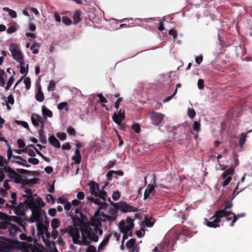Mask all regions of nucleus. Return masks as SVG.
<instances>
[{
    "label": "nucleus",
    "mask_w": 252,
    "mask_h": 252,
    "mask_svg": "<svg viewBox=\"0 0 252 252\" xmlns=\"http://www.w3.org/2000/svg\"><path fill=\"white\" fill-rule=\"evenodd\" d=\"M24 83L26 86V89L27 90H29L30 88H31V84L30 78H29V77L25 78L24 80Z\"/></svg>",
    "instance_id": "nucleus-39"
},
{
    "label": "nucleus",
    "mask_w": 252,
    "mask_h": 252,
    "mask_svg": "<svg viewBox=\"0 0 252 252\" xmlns=\"http://www.w3.org/2000/svg\"><path fill=\"white\" fill-rule=\"evenodd\" d=\"M112 206L125 213L127 212H137L138 211L137 208L130 205L125 201L113 203Z\"/></svg>",
    "instance_id": "nucleus-9"
},
{
    "label": "nucleus",
    "mask_w": 252,
    "mask_h": 252,
    "mask_svg": "<svg viewBox=\"0 0 252 252\" xmlns=\"http://www.w3.org/2000/svg\"><path fill=\"white\" fill-rule=\"evenodd\" d=\"M81 245H89L93 241L96 242L98 240V237L92 228L85 224L81 228Z\"/></svg>",
    "instance_id": "nucleus-1"
},
{
    "label": "nucleus",
    "mask_w": 252,
    "mask_h": 252,
    "mask_svg": "<svg viewBox=\"0 0 252 252\" xmlns=\"http://www.w3.org/2000/svg\"><path fill=\"white\" fill-rule=\"evenodd\" d=\"M25 65V64L21 65L20 71L21 74H25V75L24 76H25L28 73L29 65L28 64H26V67Z\"/></svg>",
    "instance_id": "nucleus-38"
},
{
    "label": "nucleus",
    "mask_w": 252,
    "mask_h": 252,
    "mask_svg": "<svg viewBox=\"0 0 252 252\" xmlns=\"http://www.w3.org/2000/svg\"><path fill=\"white\" fill-rule=\"evenodd\" d=\"M101 216L103 217V219H98L100 222L108 221L110 223L116 220V216L113 217L112 216L105 214L103 212L101 213Z\"/></svg>",
    "instance_id": "nucleus-21"
},
{
    "label": "nucleus",
    "mask_w": 252,
    "mask_h": 252,
    "mask_svg": "<svg viewBox=\"0 0 252 252\" xmlns=\"http://www.w3.org/2000/svg\"><path fill=\"white\" fill-rule=\"evenodd\" d=\"M193 129L197 132L200 130V124L197 121H195L193 125Z\"/></svg>",
    "instance_id": "nucleus-44"
},
{
    "label": "nucleus",
    "mask_w": 252,
    "mask_h": 252,
    "mask_svg": "<svg viewBox=\"0 0 252 252\" xmlns=\"http://www.w3.org/2000/svg\"><path fill=\"white\" fill-rule=\"evenodd\" d=\"M111 237V234H109L104 239L98 246V249L99 250L102 249L106 245H107Z\"/></svg>",
    "instance_id": "nucleus-29"
},
{
    "label": "nucleus",
    "mask_w": 252,
    "mask_h": 252,
    "mask_svg": "<svg viewBox=\"0 0 252 252\" xmlns=\"http://www.w3.org/2000/svg\"><path fill=\"white\" fill-rule=\"evenodd\" d=\"M62 21L65 25L68 26L71 24V20L67 17L64 16L62 18Z\"/></svg>",
    "instance_id": "nucleus-47"
},
{
    "label": "nucleus",
    "mask_w": 252,
    "mask_h": 252,
    "mask_svg": "<svg viewBox=\"0 0 252 252\" xmlns=\"http://www.w3.org/2000/svg\"><path fill=\"white\" fill-rule=\"evenodd\" d=\"M35 98L38 102H42L44 99V96L41 90V87L39 85L37 87V92L35 94Z\"/></svg>",
    "instance_id": "nucleus-25"
},
{
    "label": "nucleus",
    "mask_w": 252,
    "mask_h": 252,
    "mask_svg": "<svg viewBox=\"0 0 252 252\" xmlns=\"http://www.w3.org/2000/svg\"><path fill=\"white\" fill-rule=\"evenodd\" d=\"M67 105L66 102H63L58 105L57 108L59 110H62Z\"/></svg>",
    "instance_id": "nucleus-61"
},
{
    "label": "nucleus",
    "mask_w": 252,
    "mask_h": 252,
    "mask_svg": "<svg viewBox=\"0 0 252 252\" xmlns=\"http://www.w3.org/2000/svg\"><path fill=\"white\" fill-rule=\"evenodd\" d=\"M120 196L121 194L119 191H115L112 194V198L114 200L116 201L120 198Z\"/></svg>",
    "instance_id": "nucleus-49"
},
{
    "label": "nucleus",
    "mask_w": 252,
    "mask_h": 252,
    "mask_svg": "<svg viewBox=\"0 0 252 252\" xmlns=\"http://www.w3.org/2000/svg\"><path fill=\"white\" fill-rule=\"evenodd\" d=\"M76 149L75 151V155L72 158V159L74 161L76 164H79L81 161V156L80 152L81 147L79 144L76 145Z\"/></svg>",
    "instance_id": "nucleus-20"
},
{
    "label": "nucleus",
    "mask_w": 252,
    "mask_h": 252,
    "mask_svg": "<svg viewBox=\"0 0 252 252\" xmlns=\"http://www.w3.org/2000/svg\"><path fill=\"white\" fill-rule=\"evenodd\" d=\"M219 211H221L222 212V218L224 217L226 221H231V222L230 223V226L231 227L234 226V223L237 221V219L239 217V216H237L234 213H233L231 211L225 212L224 210H219Z\"/></svg>",
    "instance_id": "nucleus-13"
},
{
    "label": "nucleus",
    "mask_w": 252,
    "mask_h": 252,
    "mask_svg": "<svg viewBox=\"0 0 252 252\" xmlns=\"http://www.w3.org/2000/svg\"><path fill=\"white\" fill-rule=\"evenodd\" d=\"M102 207H98L97 210L95 212L94 214V218H92L91 219H101L99 217L101 216V213L100 211L102 209Z\"/></svg>",
    "instance_id": "nucleus-42"
},
{
    "label": "nucleus",
    "mask_w": 252,
    "mask_h": 252,
    "mask_svg": "<svg viewBox=\"0 0 252 252\" xmlns=\"http://www.w3.org/2000/svg\"><path fill=\"white\" fill-rule=\"evenodd\" d=\"M19 28L18 26L15 24L11 25L7 30V32L9 34H11L15 32Z\"/></svg>",
    "instance_id": "nucleus-36"
},
{
    "label": "nucleus",
    "mask_w": 252,
    "mask_h": 252,
    "mask_svg": "<svg viewBox=\"0 0 252 252\" xmlns=\"http://www.w3.org/2000/svg\"><path fill=\"white\" fill-rule=\"evenodd\" d=\"M81 12L80 10H76L73 14V21L74 24H78L81 21Z\"/></svg>",
    "instance_id": "nucleus-27"
},
{
    "label": "nucleus",
    "mask_w": 252,
    "mask_h": 252,
    "mask_svg": "<svg viewBox=\"0 0 252 252\" xmlns=\"http://www.w3.org/2000/svg\"><path fill=\"white\" fill-rule=\"evenodd\" d=\"M14 81V78L12 76H11L8 80V82L6 84V86L5 87L6 90H8L9 89L10 87L13 84Z\"/></svg>",
    "instance_id": "nucleus-51"
},
{
    "label": "nucleus",
    "mask_w": 252,
    "mask_h": 252,
    "mask_svg": "<svg viewBox=\"0 0 252 252\" xmlns=\"http://www.w3.org/2000/svg\"><path fill=\"white\" fill-rule=\"evenodd\" d=\"M109 95L111 98H112L113 96H114L115 97H118V99L115 102V105H114V107H115V109L118 110L119 108L120 103L122 101V98L121 97H119V96H120L119 93H116L114 95H113L112 94H110Z\"/></svg>",
    "instance_id": "nucleus-30"
},
{
    "label": "nucleus",
    "mask_w": 252,
    "mask_h": 252,
    "mask_svg": "<svg viewBox=\"0 0 252 252\" xmlns=\"http://www.w3.org/2000/svg\"><path fill=\"white\" fill-rule=\"evenodd\" d=\"M49 143L54 147L59 148L61 147L60 141L55 137L54 135H52L49 138Z\"/></svg>",
    "instance_id": "nucleus-24"
},
{
    "label": "nucleus",
    "mask_w": 252,
    "mask_h": 252,
    "mask_svg": "<svg viewBox=\"0 0 252 252\" xmlns=\"http://www.w3.org/2000/svg\"><path fill=\"white\" fill-rule=\"evenodd\" d=\"M11 197L12 199V200H10V202L11 203L12 206H15L16 204V193L15 192H11Z\"/></svg>",
    "instance_id": "nucleus-40"
},
{
    "label": "nucleus",
    "mask_w": 252,
    "mask_h": 252,
    "mask_svg": "<svg viewBox=\"0 0 252 252\" xmlns=\"http://www.w3.org/2000/svg\"><path fill=\"white\" fill-rule=\"evenodd\" d=\"M42 112L44 116L48 117H52L53 116L52 112L44 106L42 107Z\"/></svg>",
    "instance_id": "nucleus-32"
},
{
    "label": "nucleus",
    "mask_w": 252,
    "mask_h": 252,
    "mask_svg": "<svg viewBox=\"0 0 252 252\" xmlns=\"http://www.w3.org/2000/svg\"><path fill=\"white\" fill-rule=\"evenodd\" d=\"M2 10L4 11L8 12V14L11 17H12V18H16L17 17L16 12L15 11H14L12 9H10L8 7H3L2 8Z\"/></svg>",
    "instance_id": "nucleus-35"
},
{
    "label": "nucleus",
    "mask_w": 252,
    "mask_h": 252,
    "mask_svg": "<svg viewBox=\"0 0 252 252\" xmlns=\"http://www.w3.org/2000/svg\"><path fill=\"white\" fill-rule=\"evenodd\" d=\"M17 171L21 174H31L32 171L24 169H17Z\"/></svg>",
    "instance_id": "nucleus-59"
},
{
    "label": "nucleus",
    "mask_w": 252,
    "mask_h": 252,
    "mask_svg": "<svg viewBox=\"0 0 252 252\" xmlns=\"http://www.w3.org/2000/svg\"><path fill=\"white\" fill-rule=\"evenodd\" d=\"M3 220L4 221L0 222V229H8L9 235L11 238H15L18 233L22 232L15 223L9 222L8 218Z\"/></svg>",
    "instance_id": "nucleus-2"
},
{
    "label": "nucleus",
    "mask_w": 252,
    "mask_h": 252,
    "mask_svg": "<svg viewBox=\"0 0 252 252\" xmlns=\"http://www.w3.org/2000/svg\"><path fill=\"white\" fill-rule=\"evenodd\" d=\"M197 86H198V88L200 90H202L204 88V80L203 79H200L198 80V82H197Z\"/></svg>",
    "instance_id": "nucleus-57"
},
{
    "label": "nucleus",
    "mask_w": 252,
    "mask_h": 252,
    "mask_svg": "<svg viewBox=\"0 0 252 252\" xmlns=\"http://www.w3.org/2000/svg\"><path fill=\"white\" fill-rule=\"evenodd\" d=\"M119 209H117L116 208L114 207V208H111L109 211V213L110 214L111 216H112L113 217L116 216V220L117 218L118 217V212Z\"/></svg>",
    "instance_id": "nucleus-41"
},
{
    "label": "nucleus",
    "mask_w": 252,
    "mask_h": 252,
    "mask_svg": "<svg viewBox=\"0 0 252 252\" xmlns=\"http://www.w3.org/2000/svg\"><path fill=\"white\" fill-rule=\"evenodd\" d=\"M149 115L152 124L156 126L162 123L164 118V115L162 113L154 111L150 112Z\"/></svg>",
    "instance_id": "nucleus-12"
},
{
    "label": "nucleus",
    "mask_w": 252,
    "mask_h": 252,
    "mask_svg": "<svg viewBox=\"0 0 252 252\" xmlns=\"http://www.w3.org/2000/svg\"><path fill=\"white\" fill-rule=\"evenodd\" d=\"M247 133H242L241 134L240 137L239 139V146L241 147H242V146L246 142Z\"/></svg>",
    "instance_id": "nucleus-33"
},
{
    "label": "nucleus",
    "mask_w": 252,
    "mask_h": 252,
    "mask_svg": "<svg viewBox=\"0 0 252 252\" xmlns=\"http://www.w3.org/2000/svg\"><path fill=\"white\" fill-rule=\"evenodd\" d=\"M57 136L61 140H64L66 137L65 133H58Z\"/></svg>",
    "instance_id": "nucleus-62"
},
{
    "label": "nucleus",
    "mask_w": 252,
    "mask_h": 252,
    "mask_svg": "<svg viewBox=\"0 0 252 252\" xmlns=\"http://www.w3.org/2000/svg\"><path fill=\"white\" fill-rule=\"evenodd\" d=\"M23 204H24V202H20L16 207L12 206L14 208V211L16 215L20 216H23L25 215L26 210L23 206Z\"/></svg>",
    "instance_id": "nucleus-19"
},
{
    "label": "nucleus",
    "mask_w": 252,
    "mask_h": 252,
    "mask_svg": "<svg viewBox=\"0 0 252 252\" xmlns=\"http://www.w3.org/2000/svg\"><path fill=\"white\" fill-rule=\"evenodd\" d=\"M234 173V169L232 167H229L221 174V178L223 180L221 185L223 187L229 184L232 180V176Z\"/></svg>",
    "instance_id": "nucleus-11"
},
{
    "label": "nucleus",
    "mask_w": 252,
    "mask_h": 252,
    "mask_svg": "<svg viewBox=\"0 0 252 252\" xmlns=\"http://www.w3.org/2000/svg\"><path fill=\"white\" fill-rule=\"evenodd\" d=\"M39 181L38 178H34L31 179L27 180V179H24L23 183H22V186H27V185H31L32 184H35L37 183V182Z\"/></svg>",
    "instance_id": "nucleus-28"
},
{
    "label": "nucleus",
    "mask_w": 252,
    "mask_h": 252,
    "mask_svg": "<svg viewBox=\"0 0 252 252\" xmlns=\"http://www.w3.org/2000/svg\"><path fill=\"white\" fill-rule=\"evenodd\" d=\"M41 207L31 210L32 214L30 219L32 222L35 221L38 223H41L42 221V215L46 217V213L41 209Z\"/></svg>",
    "instance_id": "nucleus-10"
},
{
    "label": "nucleus",
    "mask_w": 252,
    "mask_h": 252,
    "mask_svg": "<svg viewBox=\"0 0 252 252\" xmlns=\"http://www.w3.org/2000/svg\"><path fill=\"white\" fill-rule=\"evenodd\" d=\"M136 240L134 239H130L126 243L127 249H130L128 252H137L139 251V248L137 245H135Z\"/></svg>",
    "instance_id": "nucleus-18"
},
{
    "label": "nucleus",
    "mask_w": 252,
    "mask_h": 252,
    "mask_svg": "<svg viewBox=\"0 0 252 252\" xmlns=\"http://www.w3.org/2000/svg\"><path fill=\"white\" fill-rule=\"evenodd\" d=\"M168 33L170 35H172L173 36L174 39L177 38V32L175 30H174L173 29L170 30L168 32Z\"/></svg>",
    "instance_id": "nucleus-54"
},
{
    "label": "nucleus",
    "mask_w": 252,
    "mask_h": 252,
    "mask_svg": "<svg viewBox=\"0 0 252 252\" xmlns=\"http://www.w3.org/2000/svg\"><path fill=\"white\" fill-rule=\"evenodd\" d=\"M222 212L219 211L215 212L214 215L209 219V221L207 219H205L206 225L209 227L217 228L220 226L219 223L220 219L222 218Z\"/></svg>",
    "instance_id": "nucleus-8"
},
{
    "label": "nucleus",
    "mask_w": 252,
    "mask_h": 252,
    "mask_svg": "<svg viewBox=\"0 0 252 252\" xmlns=\"http://www.w3.org/2000/svg\"><path fill=\"white\" fill-rule=\"evenodd\" d=\"M132 128L137 133H139L141 131L140 126L138 124H133L132 125Z\"/></svg>",
    "instance_id": "nucleus-43"
},
{
    "label": "nucleus",
    "mask_w": 252,
    "mask_h": 252,
    "mask_svg": "<svg viewBox=\"0 0 252 252\" xmlns=\"http://www.w3.org/2000/svg\"><path fill=\"white\" fill-rule=\"evenodd\" d=\"M5 75V72H2V74H0V86L4 87L5 85V81L4 78Z\"/></svg>",
    "instance_id": "nucleus-46"
},
{
    "label": "nucleus",
    "mask_w": 252,
    "mask_h": 252,
    "mask_svg": "<svg viewBox=\"0 0 252 252\" xmlns=\"http://www.w3.org/2000/svg\"><path fill=\"white\" fill-rule=\"evenodd\" d=\"M155 223V219L152 218H149L145 217L144 220L143 222V224L144 226L151 227H152Z\"/></svg>",
    "instance_id": "nucleus-26"
},
{
    "label": "nucleus",
    "mask_w": 252,
    "mask_h": 252,
    "mask_svg": "<svg viewBox=\"0 0 252 252\" xmlns=\"http://www.w3.org/2000/svg\"><path fill=\"white\" fill-rule=\"evenodd\" d=\"M56 84L54 81H53V80L50 81L49 82V83L47 87L48 91L49 92L55 91V90L56 89Z\"/></svg>",
    "instance_id": "nucleus-37"
},
{
    "label": "nucleus",
    "mask_w": 252,
    "mask_h": 252,
    "mask_svg": "<svg viewBox=\"0 0 252 252\" xmlns=\"http://www.w3.org/2000/svg\"><path fill=\"white\" fill-rule=\"evenodd\" d=\"M48 214L51 217H54L56 214V209L55 208H51L48 210Z\"/></svg>",
    "instance_id": "nucleus-64"
},
{
    "label": "nucleus",
    "mask_w": 252,
    "mask_h": 252,
    "mask_svg": "<svg viewBox=\"0 0 252 252\" xmlns=\"http://www.w3.org/2000/svg\"><path fill=\"white\" fill-rule=\"evenodd\" d=\"M7 158H8V162L9 160H10L11 158V157L12 156V151L9 146H8V149L7 151Z\"/></svg>",
    "instance_id": "nucleus-58"
},
{
    "label": "nucleus",
    "mask_w": 252,
    "mask_h": 252,
    "mask_svg": "<svg viewBox=\"0 0 252 252\" xmlns=\"http://www.w3.org/2000/svg\"><path fill=\"white\" fill-rule=\"evenodd\" d=\"M195 115H196V113L194 109H190V108L188 109V115L190 118H191V119L194 118Z\"/></svg>",
    "instance_id": "nucleus-48"
},
{
    "label": "nucleus",
    "mask_w": 252,
    "mask_h": 252,
    "mask_svg": "<svg viewBox=\"0 0 252 252\" xmlns=\"http://www.w3.org/2000/svg\"><path fill=\"white\" fill-rule=\"evenodd\" d=\"M133 221L134 219L128 217H127L126 221L122 220L120 222L119 229L120 231L124 234L122 242L128 238V232L130 231L134 226Z\"/></svg>",
    "instance_id": "nucleus-6"
},
{
    "label": "nucleus",
    "mask_w": 252,
    "mask_h": 252,
    "mask_svg": "<svg viewBox=\"0 0 252 252\" xmlns=\"http://www.w3.org/2000/svg\"><path fill=\"white\" fill-rule=\"evenodd\" d=\"M28 162L33 165H37L39 163V160L36 158H29L28 159Z\"/></svg>",
    "instance_id": "nucleus-53"
},
{
    "label": "nucleus",
    "mask_w": 252,
    "mask_h": 252,
    "mask_svg": "<svg viewBox=\"0 0 252 252\" xmlns=\"http://www.w3.org/2000/svg\"><path fill=\"white\" fill-rule=\"evenodd\" d=\"M61 222L58 219H53L51 223V227L53 229H56L58 228L60 225Z\"/></svg>",
    "instance_id": "nucleus-34"
},
{
    "label": "nucleus",
    "mask_w": 252,
    "mask_h": 252,
    "mask_svg": "<svg viewBox=\"0 0 252 252\" xmlns=\"http://www.w3.org/2000/svg\"><path fill=\"white\" fill-rule=\"evenodd\" d=\"M145 234V230L143 228H141V230H139L136 231V235L138 237H142Z\"/></svg>",
    "instance_id": "nucleus-55"
},
{
    "label": "nucleus",
    "mask_w": 252,
    "mask_h": 252,
    "mask_svg": "<svg viewBox=\"0 0 252 252\" xmlns=\"http://www.w3.org/2000/svg\"><path fill=\"white\" fill-rule=\"evenodd\" d=\"M155 186L153 184H149L144 193V199L146 200L150 196V194L155 192Z\"/></svg>",
    "instance_id": "nucleus-22"
},
{
    "label": "nucleus",
    "mask_w": 252,
    "mask_h": 252,
    "mask_svg": "<svg viewBox=\"0 0 252 252\" xmlns=\"http://www.w3.org/2000/svg\"><path fill=\"white\" fill-rule=\"evenodd\" d=\"M113 121L117 125H120L122 121L125 119V110L121 109L117 114L115 112L112 117Z\"/></svg>",
    "instance_id": "nucleus-16"
},
{
    "label": "nucleus",
    "mask_w": 252,
    "mask_h": 252,
    "mask_svg": "<svg viewBox=\"0 0 252 252\" xmlns=\"http://www.w3.org/2000/svg\"><path fill=\"white\" fill-rule=\"evenodd\" d=\"M177 93V90H175L174 92V93L170 96H167L165 97L163 100V102H167L169 101H170L176 94Z\"/></svg>",
    "instance_id": "nucleus-56"
},
{
    "label": "nucleus",
    "mask_w": 252,
    "mask_h": 252,
    "mask_svg": "<svg viewBox=\"0 0 252 252\" xmlns=\"http://www.w3.org/2000/svg\"><path fill=\"white\" fill-rule=\"evenodd\" d=\"M62 235L67 234L72 239V242L74 244L81 245V239L80 237L79 229L74 226H69L66 229H61L60 230Z\"/></svg>",
    "instance_id": "nucleus-5"
},
{
    "label": "nucleus",
    "mask_w": 252,
    "mask_h": 252,
    "mask_svg": "<svg viewBox=\"0 0 252 252\" xmlns=\"http://www.w3.org/2000/svg\"><path fill=\"white\" fill-rule=\"evenodd\" d=\"M67 132L69 135L73 136H75L76 135V131L75 129L71 126H69L67 128Z\"/></svg>",
    "instance_id": "nucleus-50"
},
{
    "label": "nucleus",
    "mask_w": 252,
    "mask_h": 252,
    "mask_svg": "<svg viewBox=\"0 0 252 252\" xmlns=\"http://www.w3.org/2000/svg\"><path fill=\"white\" fill-rule=\"evenodd\" d=\"M8 220L9 222L14 221L16 222V224L19 227V226H21L23 229L22 232L26 231L27 223L21 218L17 216H9L8 217Z\"/></svg>",
    "instance_id": "nucleus-14"
},
{
    "label": "nucleus",
    "mask_w": 252,
    "mask_h": 252,
    "mask_svg": "<svg viewBox=\"0 0 252 252\" xmlns=\"http://www.w3.org/2000/svg\"><path fill=\"white\" fill-rule=\"evenodd\" d=\"M3 169L5 172L8 173V176L10 179H13L18 174L9 166H5Z\"/></svg>",
    "instance_id": "nucleus-23"
},
{
    "label": "nucleus",
    "mask_w": 252,
    "mask_h": 252,
    "mask_svg": "<svg viewBox=\"0 0 252 252\" xmlns=\"http://www.w3.org/2000/svg\"><path fill=\"white\" fill-rule=\"evenodd\" d=\"M39 138L40 142L43 144L47 142L46 137L44 133V131L43 129H40L38 130Z\"/></svg>",
    "instance_id": "nucleus-31"
},
{
    "label": "nucleus",
    "mask_w": 252,
    "mask_h": 252,
    "mask_svg": "<svg viewBox=\"0 0 252 252\" xmlns=\"http://www.w3.org/2000/svg\"><path fill=\"white\" fill-rule=\"evenodd\" d=\"M34 196L36 194H23L24 197H26V200L24 203L27 205V207L29 208L31 210L37 208V207H43L45 204L41 198L38 197L36 200L34 198Z\"/></svg>",
    "instance_id": "nucleus-4"
},
{
    "label": "nucleus",
    "mask_w": 252,
    "mask_h": 252,
    "mask_svg": "<svg viewBox=\"0 0 252 252\" xmlns=\"http://www.w3.org/2000/svg\"><path fill=\"white\" fill-rule=\"evenodd\" d=\"M13 179L14 182L17 184H22L23 181L24 180V179H23L21 177V175H19V174H18L17 175L15 176V177H14Z\"/></svg>",
    "instance_id": "nucleus-45"
},
{
    "label": "nucleus",
    "mask_w": 252,
    "mask_h": 252,
    "mask_svg": "<svg viewBox=\"0 0 252 252\" xmlns=\"http://www.w3.org/2000/svg\"><path fill=\"white\" fill-rule=\"evenodd\" d=\"M96 248L93 245H89L86 252H96Z\"/></svg>",
    "instance_id": "nucleus-63"
},
{
    "label": "nucleus",
    "mask_w": 252,
    "mask_h": 252,
    "mask_svg": "<svg viewBox=\"0 0 252 252\" xmlns=\"http://www.w3.org/2000/svg\"><path fill=\"white\" fill-rule=\"evenodd\" d=\"M9 50L11 52L12 57L21 65H25V61L22 53L19 49L17 44L15 43H11L10 45Z\"/></svg>",
    "instance_id": "nucleus-7"
},
{
    "label": "nucleus",
    "mask_w": 252,
    "mask_h": 252,
    "mask_svg": "<svg viewBox=\"0 0 252 252\" xmlns=\"http://www.w3.org/2000/svg\"><path fill=\"white\" fill-rule=\"evenodd\" d=\"M17 144L18 145L19 148H24L26 145L24 141L21 139H19L17 140Z\"/></svg>",
    "instance_id": "nucleus-60"
},
{
    "label": "nucleus",
    "mask_w": 252,
    "mask_h": 252,
    "mask_svg": "<svg viewBox=\"0 0 252 252\" xmlns=\"http://www.w3.org/2000/svg\"><path fill=\"white\" fill-rule=\"evenodd\" d=\"M31 121L32 125L35 127L39 126V123L42 128L44 126L45 119L38 114H33L31 116Z\"/></svg>",
    "instance_id": "nucleus-15"
},
{
    "label": "nucleus",
    "mask_w": 252,
    "mask_h": 252,
    "mask_svg": "<svg viewBox=\"0 0 252 252\" xmlns=\"http://www.w3.org/2000/svg\"><path fill=\"white\" fill-rule=\"evenodd\" d=\"M90 224L94 227V233L96 234L102 235L103 233V230L102 229L99 228V226L101 225V222L98 220V219H91Z\"/></svg>",
    "instance_id": "nucleus-17"
},
{
    "label": "nucleus",
    "mask_w": 252,
    "mask_h": 252,
    "mask_svg": "<svg viewBox=\"0 0 252 252\" xmlns=\"http://www.w3.org/2000/svg\"><path fill=\"white\" fill-rule=\"evenodd\" d=\"M108 185V183L106 182L105 183V185L102 187L101 190H100L99 189V185L94 181H92L89 183L90 191L92 195L99 197V198L102 199L103 201H106L107 193L104 190V189L105 186H107Z\"/></svg>",
    "instance_id": "nucleus-3"
},
{
    "label": "nucleus",
    "mask_w": 252,
    "mask_h": 252,
    "mask_svg": "<svg viewBox=\"0 0 252 252\" xmlns=\"http://www.w3.org/2000/svg\"><path fill=\"white\" fill-rule=\"evenodd\" d=\"M97 97L99 98V101L101 103H105L107 102V100L101 94H98Z\"/></svg>",
    "instance_id": "nucleus-52"
}]
</instances>
